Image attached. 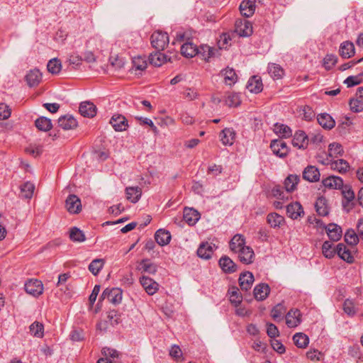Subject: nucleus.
<instances>
[{
    "mask_svg": "<svg viewBox=\"0 0 363 363\" xmlns=\"http://www.w3.org/2000/svg\"><path fill=\"white\" fill-rule=\"evenodd\" d=\"M169 43L168 34L162 31H155L151 35L152 46L157 50H163Z\"/></svg>",
    "mask_w": 363,
    "mask_h": 363,
    "instance_id": "obj_1",
    "label": "nucleus"
},
{
    "mask_svg": "<svg viewBox=\"0 0 363 363\" xmlns=\"http://www.w3.org/2000/svg\"><path fill=\"white\" fill-rule=\"evenodd\" d=\"M107 298L110 303L118 304L122 300V290L119 288L106 289L100 296V301Z\"/></svg>",
    "mask_w": 363,
    "mask_h": 363,
    "instance_id": "obj_2",
    "label": "nucleus"
},
{
    "mask_svg": "<svg viewBox=\"0 0 363 363\" xmlns=\"http://www.w3.org/2000/svg\"><path fill=\"white\" fill-rule=\"evenodd\" d=\"M26 291L34 297H38L43 292V284L38 279H30L27 281L24 286Z\"/></svg>",
    "mask_w": 363,
    "mask_h": 363,
    "instance_id": "obj_3",
    "label": "nucleus"
},
{
    "mask_svg": "<svg viewBox=\"0 0 363 363\" xmlns=\"http://www.w3.org/2000/svg\"><path fill=\"white\" fill-rule=\"evenodd\" d=\"M65 206L70 213H79L82 210L81 200L77 196L70 194L65 200Z\"/></svg>",
    "mask_w": 363,
    "mask_h": 363,
    "instance_id": "obj_4",
    "label": "nucleus"
},
{
    "mask_svg": "<svg viewBox=\"0 0 363 363\" xmlns=\"http://www.w3.org/2000/svg\"><path fill=\"white\" fill-rule=\"evenodd\" d=\"M270 147L274 155L284 158L289 153V147L286 143L281 140H274L271 142Z\"/></svg>",
    "mask_w": 363,
    "mask_h": 363,
    "instance_id": "obj_5",
    "label": "nucleus"
},
{
    "mask_svg": "<svg viewBox=\"0 0 363 363\" xmlns=\"http://www.w3.org/2000/svg\"><path fill=\"white\" fill-rule=\"evenodd\" d=\"M342 194L344 199L342 201V206L344 209L349 212L350 210L352 208V201L354 199V193L350 186L347 185H343V187L342 188Z\"/></svg>",
    "mask_w": 363,
    "mask_h": 363,
    "instance_id": "obj_6",
    "label": "nucleus"
},
{
    "mask_svg": "<svg viewBox=\"0 0 363 363\" xmlns=\"http://www.w3.org/2000/svg\"><path fill=\"white\" fill-rule=\"evenodd\" d=\"M235 31L242 37H247L252 33V26L247 20L237 21L235 23Z\"/></svg>",
    "mask_w": 363,
    "mask_h": 363,
    "instance_id": "obj_7",
    "label": "nucleus"
},
{
    "mask_svg": "<svg viewBox=\"0 0 363 363\" xmlns=\"http://www.w3.org/2000/svg\"><path fill=\"white\" fill-rule=\"evenodd\" d=\"M301 313L298 309H291L286 315V323L289 328H295L301 322Z\"/></svg>",
    "mask_w": 363,
    "mask_h": 363,
    "instance_id": "obj_8",
    "label": "nucleus"
},
{
    "mask_svg": "<svg viewBox=\"0 0 363 363\" xmlns=\"http://www.w3.org/2000/svg\"><path fill=\"white\" fill-rule=\"evenodd\" d=\"M140 282L149 295L155 294L159 289V284L148 277L143 276L140 279Z\"/></svg>",
    "mask_w": 363,
    "mask_h": 363,
    "instance_id": "obj_9",
    "label": "nucleus"
},
{
    "mask_svg": "<svg viewBox=\"0 0 363 363\" xmlns=\"http://www.w3.org/2000/svg\"><path fill=\"white\" fill-rule=\"evenodd\" d=\"M320 177V172L315 166L308 165L303 171V179L309 182L319 181Z\"/></svg>",
    "mask_w": 363,
    "mask_h": 363,
    "instance_id": "obj_10",
    "label": "nucleus"
},
{
    "mask_svg": "<svg viewBox=\"0 0 363 363\" xmlns=\"http://www.w3.org/2000/svg\"><path fill=\"white\" fill-rule=\"evenodd\" d=\"M110 123L116 131H123L128 128V121L123 115H113L110 120Z\"/></svg>",
    "mask_w": 363,
    "mask_h": 363,
    "instance_id": "obj_11",
    "label": "nucleus"
},
{
    "mask_svg": "<svg viewBox=\"0 0 363 363\" xmlns=\"http://www.w3.org/2000/svg\"><path fill=\"white\" fill-rule=\"evenodd\" d=\"M215 247V245L211 242L201 243L197 250V255L202 259H208L211 257Z\"/></svg>",
    "mask_w": 363,
    "mask_h": 363,
    "instance_id": "obj_12",
    "label": "nucleus"
},
{
    "mask_svg": "<svg viewBox=\"0 0 363 363\" xmlns=\"http://www.w3.org/2000/svg\"><path fill=\"white\" fill-rule=\"evenodd\" d=\"M323 185L328 189H340L343 187V180L337 176H330L322 180Z\"/></svg>",
    "mask_w": 363,
    "mask_h": 363,
    "instance_id": "obj_13",
    "label": "nucleus"
},
{
    "mask_svg": "<svg viewBox=\"0 0 363 363\" xmlns=\"http://www.w3.org/2000/svg\"><path fill=\"white\" fill-rule=\"evenodd\" d=\"M58 125L64 130L75 128L78 123L77 120L72 115H65L59 118Z\"/></svg>",
    "mask_w": 363,
    "mask_h": 363,
    "instance_id": "obj_14",
    "label": "nucleus"
},
{
    "mask_svg": "<svg viewBox=\"0 0 363 363\" xmlns=\"http://www.w3.org/2000/svg\"><path fill=\"white\" fill-rule=\"evenodd\" d=\"M79 113L84 117L92 118L96 114V106L89 101H83L79 108Z\"/></svg>",
    "mask_w": 363,
    "mask_h": 363,
    "instance_id": "obj_15",
    "label": "nucleus"
},
{
    "mask_svg": "<svg viewBox=\"0 0 363 363\" xmlns=\"http://www.w3.org/2000/svg\"><path fill=\"white\" fill-rule=\"evenodd\" d=\"M239 255V259L241 262L245 264H251L253 262L254 259V251L253 250L248 246H245L244 247H241V250L237 252Z\"/></svg>",
    "mask_w": 363,
    "mask_h": 363,
    "instance_id": "obj_16",
    "label": "nucleus"
},
{
    "mask_svg": "<svg viewBox=\"0 0 363 363\" xmlns=\"http://www.w3.org/2000/svg\"><path fill=\"white\" fill-rule=\"evenodd\" d=\"M286 213L289 218L297 219L303 214V210L298 202H294L286 206Z\"/></svg>",
    "mask_w": 363,
    "mask_h": 363,
    "instance_id": "obj_17",
    "label": "nucleus"
},
{
    "mask_svg": "<svg viewBox=\"0 0 363 363\" xmlns=\"http://www.w3.org/2000/svg\"><path fill=\"white\" fill-rule=\"evenodd\" d=\"M26 80L29 86H35L41 82L42 74L38 69H31L26 75Z\"/></svg>",
    "mask_w": 363,
    "mask_h": 363,
    "instance_id": "obj_18",
    "label": "nucleus"
},
{
    "mask_svg": "<svg viewBox=\"0 0 363 363\" xmlns=\"http://www.w3.org/2000/svg\"><path fill=\"white\" fill-rule=\"evenodd\" d=\"M254 282V276L250 272L242 273L239 277V284L242 290L247 291L250 289Z\"/></svg>",
    "mask_w": 363,
    "mask_h": 363,
    "instance_id": "obj_19",
    "label": "nucleus"
},
{
    "mask_svg": "<svg viewBox=\"0 0 363 363\" xmlns=\"http://www.w3.org/2000/svg\"><path fill=\"white\" fill-rule=\"evenodd\" d=\"M246 87L252 93L258 94L261 92L263 89L261 78L257 76H252L248 80Z\"/></svg>",
    "mask_w": 363,
    "mask_h": 363,
    "instance_id": "obj_20",
    "label": "nucleus"
},
{
    "mask_svg": "<svg viewBox=\"0 0 363 363\" xmlns=\"http://www.w3.org/2000/svg\"><path fill=\"white\" fill-rule=\"evenodd\" d=\"M160 51L161 50H157L156 52L151 53L149 56L150 63L155 67H160L169 60L167 55Z\"/></svg>",
    "mask_w": 363,
    "mask_h": 363,
    "instance_id": "obj_21",
    "label": "nucleus"
},
{
    "mask_svg": "<svg viewBox=\"0 0 363 363\" xmlns=\"http://www.w3.org/2000/svg\"><path fill=\"white\" fill-rule=\"evenodd\" d=\"M220 137L224 145H232L235 139V132L231 128H225L221 131Z\"/></svg>",
    "mask_w": 363,
    "mask_h": 363,
    "instance_id": "obj_22",
    "label": "nucleus"
},
{
    "mask_svg": "<svg viewBox=\"0 0 363 363\" xmlns=\"http://www.w3.org/2000/svg\"><path fill=\"white\" fill-rule=\"evenodd\" d=\"M200 218L199 213L191 208H185L184 210V220L189 225H194Z\"/></svg>",
    "mask_w": 363,
    "mask_h": 363,
    "instance_id": "obj_23",
    "label": "nucleus"
},
{
    "mask_svg": "<svg viewBox=\"0 0 363 363\" xmlns=\"http://www.w3.org/2000/svg\"><path fill=\"white\" fill-rule=\"evenodd\" d=\"M219 265L225 273L230 274L237 270V265L227 256H223L219 259Z\"/></svg>",
    "mask_w": 363,
    "mask_h": 363,
    "instance_id": "obj_24",
    "label": "nucleus"
},
{
    "mask_svg": "<svg viewBox=\"0 0 363 363\" xmlns=\"http://www.w3.org/2000/svg\"><path fill=\"white\" fill-rule=\"evenodd\" d=\"M329 238L333 241H338L342 236L341 228L335 223H330L325 227Z\"/></svg>",
    "mask_w": 363,
    "mask_h": 363,
    "instance_id": "obj_25",
    "label": "nucleus"
},
{
    "mask_svg": "<svg viewBox=\"0 0 363 363\" xmlns=\"http://www.w3.org/2000/svg\"><path fill=\"white\" fill-rule=\"evenodd\" d=\"M269 291V286L267 284H259L254 289L255 298L258 301H263L267 297Z\"/></svg>",
    "mask_w": 363,
    "mask_h": 363,
    "instance_id": "obj_26",
    "label": "nucleus"
},
{
    "mask_svg": "<svg viewBox=\"0 0 363 363\" xmlns=\"http://www.w3.org/2000/svg\"><path fill=\"white\" fill-rule=\"evenodd\" d=\"M308 136L303 130L296 131L292 140V145L298 148H304L307 145Z\"/></svg>",
    "mask_w": 363,
    "mask_h": 363,
    "instance_id": "obj_27",
    "label": "nucleus"
},
{
    "mask_svg": "<svg viewBox=\"0 0 363 363\" xmlns=\"http://www.w3.org/2000/svg\"><path fill=\"white\" fill-rule=\"evenodd\" d=\"M155 238L160 245L164 246L169 243L171 240V235L167 230L159 229L155 233Z\"/></svg>",
    "mask_w": 363,
    "mask_h": 363,
    "instance_id": "obj_28",
    "label": "nucleus"
},
{
    "mask_svg": "<svg viewBox=\"0 0 363 363\" xmlns=\"http://www.w3.org/2000/svg\"><path fill=\"white\" fill-rule=\"evenodd\" d=\"M317 120L320 125L325 129H332L335 125L333 118L328 113L318 115Z\"/></svg>",
    "mask_w": 363,
    "mask_h": 363,
    "instance_id": "obj_29",
    "label": "nucleus"
},
{
    "mask_svg": "<svg viewBox=\"0 0 363 363\" xmlns=\"http://www.w3.org/2000/svg\"><path fill=\"white\" fill-rule=\"evenodd\" d=\"M255 10V6L253 1H243L240 5V13L245 17H250L252 16Z\"/></svg>",
    "mask_w": 363,
    "mask_h": 363,
    "instance_id": "obj_30",
    "label": "nucleus"
},
{
    "mask_svg": "<svg viewBox=\"0 0 363 363\" xmlns=\"http://www.w3.org/2000/svg\"><path fill=\"white\" fill-rule=\"evenodd\" d=\"M340 54L343 58H350L354 55V44L349 41L343 42L340 47Z\"/></svg>",
    "mask_w": 363,
    "mask_h": 363,
    "instance_id": "obj_31",
    "label": "nucleus"
},
{
    "mask_svg": "<svg viewBox=\"0 0 363 363\" xmlns=\"http://www.w3.org/2000/svg\"><path fill=\"white\" fill-rule=\"evenodd\" d=\"M126 198L132 203H136L141 197L142 190L140 187H127L125 189Z\"/></svg>",
    "mask_w": 363,
    "mask_h": 363,
    "instance_id": "obj_32",
    "label": "nucleus"
},
{
    "mask_svg": "<svg viewBox=\"0 0 363 363\" xmlns=\"http://www.w3.org/2000/svg\"><path fill=\"white\" fill-rule=\"evenodd\" d=\"M336 252L341 259L346 261L347 262H348V263L353 262L354 258L351 255V253L349 251V250L347 248V247L344 244L339 243L337 245Z\"/></svg>",
    "mask_w": 363,
    "mask_h": 363,
    "instance_id": "obj_33",
    "label": "nucleus"
},
{
    "mask_svg": "<svg viewBox=\"0 0 363 363\" xmlns=\"http://www.w3.org/2000/svg\"><path fill=\"white\" fill-rule=\"evenodd\" d=\"M300 181V177L296 174H290L284 180V185L287 192L294 191Z\"/></svg>",
    "mask_w": 363,
    "mask_h": 363,
    "instance_id": "obj_34",
    "label": "nucleus"
},
{
    "mask_svg": "<svg viewBox=\"0 0 363 363\" xmlns=\"http://www.w3.org/2000/svg\"><path fill=\"white\" fill-rule=\"evenodd\" d=\"M245 244V240L243 235L240 234H237L233 236L230 242V248L234 252H237L241 247H244Z\"/></svg>",
    "mask_w": 363,
    "mask_h": 363,
    "instance_id": "obj_35",
    "label": "nucleus"
},
{
    "mask_svg": "<svg viewBox=\"0 0 363 363\" xmlns=\"http://www.w3.org/2000/svg\"><path fill=\"white\" fill-rule=\"evenodd\" d=\"M221 74L223 76L225 83L227 85L231 86L238 80V76L233 68L227 67L221 71Z\"/></svg>",
    "mask_w": 363,
    "mask_h": 363,
    "instance_id": "obj_36",
    "label": "nucleus"
},
{
    "mask_svg": "<svg viewBox=\"0 0 363 363\" xmlns=\"http://www.w3.org/2000/svg\"><path fill=\"white\" fill-rule=\"evenodd\" d=\"M274 132L281 138H287L292 135V130L288 125L279 123L274 124Z\"/></svg>",
    "mask_w": 363,
    "mask_h": 363,
    "instance_id": "obj_37",
    "label": "nucleus"
},
{
    "mask_svg": "<svg viewBox=\"0 0 363 363\" xmlns=\"http://www.w3.org/2000/svg\"><path fill=\"white\" fill-rule=\"evenodd\" d=\"M181 53L187 57H193L198 54V47L191 43H186L181 47Z\"/></svg>",
    "mask_w": 363,
    "mask_h": 363,
    "instance_id": "obj_38",
    "label": "nucleus"
},
{
    "mask_svg": "<svg viewBox=\"0 0 363 363\" xmlns=\"http://www.w3.org/2000/svg\"><path fill=\"white\" fill-rule=\"evenodd\" d=\"M316 212L321 216H325L329 213V209L327 206V200L325 198L319 197L315 204Z\"/></svg>",
    "mask_w": 363,
    "mask_h": 363,
    "instance_id": "obj_39",
    "label": "nucleus"
},
{
    "mask_svg": "<svg viewBox=\"0 0 363 363\" xmlns=\"http://www.w3.org/2000/svg\"><path fill=\"white\" fill-rule=\"evenodd\" d=\"M35 125L38 130L45 132L50 130L52 127L51 120L44 116L37 118Z\"/></svg>",
    "mask_w": 363,
    "mask_h": 363,
    "instance_id": "obj_40",
    "label": "nucleus"
},
{
    "mask_svg": "<svg viewBox=\"0 0 363 363\" xmlns=\"http://www.w3.org/2000/svg\"><path fill=\"white\" fill-rule=\"evenodd\" d=\"M330 167L332 169L337 170L338 172L343 174L349 169L350 164L346 160L340 159L332 162Z\"/></svg>",
    "mask_w": 363,
    "mask_h": 363,
    "instance_id": "obj_41",
    "label": "nucleus"
},
{
    "mask_svg": "<svg viewBox=\"0 0 363 363\" xmlns=\"http://www.w3.org/2000/svg\"><path fill=\"white\" fill-rule=\"evenodd\" d=\"M295 345L299 348H305L309 343V337L303 333H297L293 336Z\"/></svg>",
    "mask_w": 363,
    "mask_h": 363,
    "instance_id": "obj_42",
    "label": "nucleus"
},
{
    "mask_svg": "<svg viewBox=\"0 0 363 363\" xmlns=\"http://www.w3.org/2000/svg\"><path fill=\"white\" fill-rule=\"evenodd\" d=\"M216 50L207 45H202L198 48V55H201L203 59L208 60L215 55Z\"/></svg>",
    "mask_w": 363,
    "mask_h": 363,
    "instance_id": "obj_43",
    "label": "nucleus"
},
{
    "mask_svg": "<svg viewBox=\"0 0 363 363\" xmlns=\"http://www.w3.org/2000/svg\"><path fill=\"white\" fill-rule=\"evenodd\" d=\"M267 220L270 226L274 228L279 227L284 221V217L277 213H271L268 214Z\"/></svg>",
    "mask_w": 363,
    "mask_h": 363,
    "instance_id": "obj_44",
    "label": "nucleus"
},
{
    "mask_svg": "<svg viewBox=\"0 0 363 363\" xmlns=\"http://www.w3.org/2000/svg\"><path fill=\"white\" fill-rule=\"evenodd\" d=\"M34 189L35 185L33 183L30 182H25L21 186V197L24 199H30L33 195Z\"/></svg>",
    "mask_w": 363,
    "mask_h": 363,
    "instance_id": "obj_45",
    "label": "nucleus"
},
{
    "mask_svg": "<svg viewBox=\"0 0 363 363\" xmlns=\"http://www.w3.org/2000/svg\"><path fill=\"white\" fill-rule=\"evenodd\" d=\"M30 332L34 337L41 338L44 335V326L43 325L38 321L33 323L30 327Z\"/></svg>",
    "mask_w": 363,
    "mask_h": 363,
    "instance_id": "obj_46",
    "label": "nucleus"
},
{
    "mask_svg": "<svg viewBox=\"0 0 363 363\" xmlns=\"http://www.w3.org/2000/svg\"><path fill=\"white\" fill-rule=\"evenodd\" d=\"M69 238L73 242H84L86 240V237L83 231L77 227H73L70 229Z\"/></svg>",
    "mask_w": 363,
    "mask_h": 363,
    "instance_id": "obj_47",
    "label": "nucleus"
},
{
    "mask_svg": "<svg viewBox=\"0 0 363 363\" xmlns=\"http://www.w3.org/2000/svg\"><path fill=\"white\" fill-rule=\"evenodd\" d=\"M47 68L52 74H58L62 68L61 62L57 58L51 59L47 65Z\"/></svg>",
    "mask_w": 363,
    "mask_h": 363,
    "instance_id": "obj_48",
    "label": "nucleus"
},
{
    "mask_svg": "<svg viewBox=\"0 0 363 363\" xmlns=\"http://www.w3.org/2000/svg\"><path fill=\"white\" fill-rule=\"evenodd\" d=\"M104 261L103 259H95L89 265V270L94 274L97 275L103 268Z\"/></svg>",
    "mask_w": 363,
    "mask_h": 363,
    "instance_id": "obj_49",
    "label": "nucleus"
},
{
    "mask_svg": "<svg viewBox=\"0 0 363 363\" xmlns=\"http://www.w3.org/2000/svg\"><path fill=\"white\" fill-rule=\"evenodd\" d=\"M268 72L272 77L277 79H279L284 75L283 69L279 65L274 63L269 65Z\"/></svg>",
    "mask_w": 363,
    "mask_h": 363,
    "instance_id": "obj_50",
    "label": "nucleus"
},
{
    "mask_svg": "<svg viewBox=\"0 0 363 363\" xmlns=\"http://www.w3.org/2000/svg\"><path fill=\"white\" fill-rule=\"evenodd\" d=\"M328 152L330 157H337L343 154V148L340 143H333L329 145Z\"/></svg>",
    "mask_w": 363,
    "mask_h": 363,
    "instance_id": "obj_51",
    "label": "nucleus"
},
{
    "mask_svg": "<svg viewBox=\"0 0 363 363\" xmlns=\"http://www.w3.org/2000/svg\"><path fill=\"white\" fill-rule=\"evenodd\" d=\"M240 99L238 94L230 93L225 99V104L229 107H236L240 104Z\"/></svg>",
    "mask_w": 363,
    "mask_h": 363,
    "instance_id": "obj_52",
    "label": "nucleus"
},
{
    "mask_svg": "<svg viewBox=\"0 0 363 363\" xmlns=\"http://www.w3.org/2000/svg\"><path fill=\"white\" fill-rule=\"evenodd\" d=\"M284 313L285 308L284 306H282L281 304H277L272 308L271 311V315L274 320L279 321L281 320Z\"/></svg>",
    "mask_w": 363,
    "mask_h": 363,
    "instance_id": "obj_53",
    "label": "nucleus"
},
{
    "mask_svg": "<svg viewBox=\"0 0 363 363\" xmlns=\"http://www.w3.org/2000/svg\"><path fill=\"white\" fill-rule=\"evenodd\" d=\"M143 270L149 274H154L157 272V266L147 259H143L140 263Z\"/></svg>",
    "mask_w": 363,
    "mask_h": 363,
    "instance_id": "obj_54",
    "label": "nucleus"
},
{
    "mask_svg": "<svg viewBox=\"0 0 363 363\" xmlns=\"http://www.w3.org/2000/svg\"><path fill=\"white\" fill-rule=\"evenodd\" d=\"M147 65V64L145 58L140 56L135 57L133 59V67L135 70L143 71L146 69Z\"/></svg>",
    "mask_w": 363,
    "mask_h": 363,
    "instance_id": "obj_55",
    "label": "nucleus"
},
{
    "mask_svg": "<svg viewBox=\"0 0 363 363\" xmlns=\"http://www.w3.org/2000/svg\"><path fill=\"white\" fill-rule=\"evenodd\" d=\"M345 240L349 245H355L357 244L359 238L354 230L350 229L345 235Z\"/></svg>",
    "mask_w": 363,
    "mask_h": 363,
    "instance_id": "obj_56",
    "label": "nucleus"
},
{
    "mask_svg": "<svg viewBox=\"0 0 363 363\" xmlns=\"http://www.w3.org/2000/svg\"><path fill=\"white\" fill-rule=\"evenodd\" d=\"M350 110L354 113L363 111V101L358 99H352L349 101Z\"/></svg>",
    "mask_w": 363,
    "mask_h": 363,
    "instance_id": "obj_57",
    "label": "nucleus"
},
{
    "mask_svg": "<svg viewBox=\"0 0 363 363\" xmlns=\"http://www.w3.org/2000/svg\"><path fill=\"white\" fill-rule=\"evenodd\" d=\"M242 300V297L239 293V290L238 288H234L230 292V301L234 304L235 306H238Z\"/></svg>",
    "mask_w": 363,
    "mask_h": 363,
    "instance_id": "obj_58",
    "label": "nucleus"
},
{
    "mask_svg": "<svg viewBox=\"0 0 363 363\" xmlns=\"http://www.w3.org/2000/svg\"><path fill=\"white\" fill-rule=\"evenodd\" d=\"M332 243L329 241H325L323 244V254L327 258H332L335 255V251L332 249Z\"/></svg>",
    "mask_w": 363,
    "mask_h": 363,
    "instance_id": "obj_59",
    "label": "nucleus"
},
{
    "mask_svg": "<svg viewBox=\"0 0 363 363\" xmlns=\"http://www.w3.org/2000/svg\"><path fill=\"white\" fill-rule=\"evenodd\" d=\"M337 62V57L333 54L327 55L323 59V65L326 69H330Z\"/></svg>",
    "mask_w": 363,
    "mask_h": 363,
    "instance_id": "obj_60",
    "label": "nucleus"
},
{
    "mask_svg": "<svg viewBox=\"0 0 363 363\" xmlns=\"http://www.w3.org/2000/svg\"><path fill=\"white\" fill-rule=\"evenodd\" d=\"M361 82L362 78L360 76H350L344 81V83L347 84V87H352L358 85Z\"/></svg>",
    "mask_w": 363,
    "mask_h": 363,
    "instance_id": "obj_61",
    "label": "nucleus"
},
{
    "mask_svg": "<svg viewBox=\"0 0 363 363\" xmlns=\"http://www.w3.org/2000/svg\"><path fill=\"white\" fill-rule=\"evenodd\" d=\"M343 310L349 315H353L356 311L352 301L350 299L345 300L343 304Z\"/></svg>",
    "mask_w": 363,
    "mask_h": 363,
    "instance_id": "obj_62",
    "label": "nucleus"
},
{
    "mask_svg": "<svg viewBox=\"0 0 363 363\" xmlns=\"http://www.w3.org/2000/svg\"><path fill=\"white\" fill-rule=\"evenodd\" d=\"M11 109L5 104H0V120H6L11 116Z\"/></svg>",
    "mask_w": 363,
    "mask_h": 363,
    "instance_id": "obj_63",
    "label": "nucleus"
},
{
    "mask_svg": "<svg viewBox=\"0 0 363 363\" xmlns=\"http://www.w3.org/2000/svg\"><path fill=\"white\" fill-rule=\"evenodd\" d=\"M102 354L105 357V358L111 357V358H117L119 356V353L117 350L110 347H104L101 350Z\"/></svg>",
    "mask_w": 363,
    "mask_h": 363,
    "instance_id": "obj_64",
    "label": "nucleus"
}]
</instances>
